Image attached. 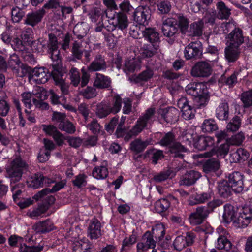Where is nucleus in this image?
<instances>
[{
    "mask_svg": "<svg viewBox=\"0 0 252 252\" xmlns=\"http://www.w3.org/2000/svg\"><path fill=\"white\" fill-rule=\"evenodd\" d=\"M187 94L194 97L197 108L205 107L208 103L210 95L206 85L203 83H191L186 87Z\"/></svg>",
    "mask_w": 252,
    "mask_h": 252,
    "instance_id": "nucleus-1",
    "label": "nucleus"
},
{
    "mask_svg": "<svg viewBox=\"0 0 252 252\" xmlns=\"http://www.w3.org/2000/svg\"><path fill=\"white\" fill-rule=\"evenodd\" d=\"M28 163L19 156L12 159L6 168L11 184L19 182L24 172L28 170Z\"/></svg>",
    "mask_w": 252,
    "mask_h": 252,
    "instance_id": "nucleus-2",
    "label": "nucleus"
},
{
    "mask_svg": "<svg viewBox=\"0 0 252 252\" xmlns=\"http://www.w3.org/2000/svg\"><path fill=\"white\" fill-rule=\"evenodd\" d=\"M155 113V108H149L145 113L140 116L136 121L134 126L128 132L125 133L124 140L126 141H129L132 137L137 135L148 124H151L152 122V118Z\"/></svg>",
    "mask_w": 252,
    "mask_h": 252,
    "instance_id": "nucleus-3",
    "label": "nucleus"
},
{
    "mask_svg": "<svg viewBox=\"0 0 252 252\" xmlns=\"http://www.w3.org/2000/svg\"><path fill=\"white\" fill-rule=\"evenodd\" d=\"M159 143L162 146L167 147L170 148V151L175 153V157L182 158L183 155L180 152H185L187 149L179 142L176 141L175 135L172 132H168L166 133L160 139Z\"/></svg>",
    "mask_w": 252,
    "mask_h": 252,
    "instance_id": "nucleus-4",
    "label": "nucleus"
},
{
    "mask_svg": "<svg viewBox=\"0 0 252 252\" xmlns=\"http://www.w3.org/2000/svg\"><path fill=\"white\" fill-rule=\"evenodd\" d=\"M158 119L161 123H173L177 121L179 113L175 108L171 107L167 108H160L158 111Z\"/></svg>",
    "mask_w": 252,
    "mask_h": 252,
    "instance_id": "nucleus-5",
    "label": "nucleus"
},
{
    "mask_svg": "<svg viewBox=\"0 0 252 252\" xmlns=\"http://www.w3.org/2000/svg\"><path fill=\"white\" fill-rule=\"evenodd\" d=\"M134 21L140 25H147L151 17V11L148 6H139L132 12Z\"/></svg>",
    "mask_w": 252,
    "mask_h": 252,
    "instance_id": "nucleus-6",
    "label": "nucleus"
},
{
    "mask_svg": "<svg viewBox=\"0 0 252 252\" xmlns=\"http://www.w3.org/2000/svg\"><path fill=\"white\" fill-rule=\"evenodd\" d=\"M228 183L236 193H241L244 190V175L239 172L234 171L227 176Z\"/></svg>",
    "mask_w": 252,
    "mask_h": 252,
    "instance_id": "nucleus-7",
    "label": "nucleus"
},
{
    "mask_svg": "<svg viewBox=\"0 0 252 252\" xmlns=\"http://www.w3.org/2000/svg\"><path fill=\"white\" fill-rule=\"evenodd\" d=\"M212 72V67L206 62H198L192 67L190 74L195 77H207Z\"/></svg>",
    "mask_w": 252,
    "mask_h": 252,
    "instance_id": "nucleus-8",
    "label": "nucleus"
},
{
    "mask_svg": "<svg viewBox=\"0 0 252 252\" xmlns=\"http://www.w3.org/2000/svg\"><path fill=\"white\" fill-rule=\"evenodd\" d=\"M184 53L187 60L199 59L202 54L201 42L195 41L190 43L185 47Z\"/></svg>",
    "mask_w": 252,
    "mask_h": 252,
    "instance_id": "nucleus-9",
    "label": "nucleus"
},
{
    "mask_svg": "<svg viewBox=\"0 0 252 252\" xmlns=\"http://www.w3.org/2000/svg\"><path fill=\"white\" fill-rule=\"evenodd\" d=\"M51 58L53 63L52 64V70L51 75L54 76L57 81L62 80L61 79V73L64 72L61 66V59L60 55V51L58 49L50 50Z\"/></svg>",
    "mask_w": 252,
    "mask_h": 252,
    "instance_id": "nucleus-10",
    "label": "nucleus"
},
{
    "mask_svg": "<svg viewBox=\"0 0 252 252\" xmlns=\"http://www.w3.org/2000/svg\"><path fill=\"white\" fill-rule=\"evenodd\" d=\"M157 241L154 239L151 231H146L143 235L141 241L137 244V252H147L150 249H155Z\"/></svg>",
    "mask_w": 252,
    "mask_h": 252,
    "instance_id": "nucleus-11",
    "label": "nucleus"
},
{
    "mask_svg": "<svg viewBox=\"0 0 252 252\" xmlns=\"http://www.w3.org/2000/svg\"><path fill=\"white\" fill-rule=\"evenodd\" d=\"M194 238V234L191 232H187L186 236H178L174 241V247L176 250L181 251L185 247L191 245Z\"/></svg>",
    "mask_w": 252,
    "mask_h": 252,
    "instance_id": "nucleus-12",
    "label": "nucleus"
},
{
    "mask_svg": "<svg viewBox=\"0 0 252 252\" xmlns=\"http://www.w3.org/2000/svg\"><path fill=\"white\" fill-rule=\"evenodd\" d=\"M102 225L96 218L90 220L87 229V235L91 240H96L102 235Z\"/></svg>",
    "mask_w": 252,
    "mask_h": 252,
    "instance_id": "nucleus-13",
    "label": "nucleus"
},
{
    "mask_svg": "<svg viewBox=\"0 0 252 252\" xmlns=\"http://www.w3.org/2000/svg\"><path fill=\"white\" fill-rule=\"evenodd\" d=\"M226 45L240 47L243 43V31L239 28H235L226 37Z\"/></svg>",
    "mask_w": 252,
    "mask_h": 252,
    "instance_id": "nucleus-14",
    "label": "nucleus"
},
{
    "mask_svg": "<svg viewBox=\"0 0 252 252\" xmlns=\"http://www.w3.org/2000/svg\"><path fill=\"white\" fill-rule=\"evenodd\" d=\"M55 182L54 179L45 176L42 173L38 172L32 177L29 185L34 189H38L44 186H49Z\"/></svg>",
    "mask_w": 252,
    "mask_h": 252,
    "instance_id": "nucleus-15",
    "label": "nucleus"
},
{
    "mask_svg": "<svg viewBox=\"0 0 252 252\" xmlns=\"http://www.w3.org/2000/svg\"><path fill=\"white\" fill-rule=\"evenodd\" d=\"M107 68V65L104 57L99 54L96 55L94 60L87 66L90 72L105 71Z\"/></svg>",
    "mask_w": 252,
    "mask_h": 252,
    "instance_id": "nucleus-16",
    "label": "nucleus"
},
{
    "mask_svg": "<svg viewBox=\"0 0 252 252\" xmlns=\"http://www.w3.org/2000/svg\"><path fill=\"white\" fill-rule=\"evenodd\" d=\"M175 21L168 17L163 21L162 26V32L163 35L169 38H174L175 35L177 33L178 29L174 24Z\"/></svg>",
    "mask_w": 252,
    "mask_h": 252,
    "instance_id": "nucleus-17",
    "label": "nucleus"
},
{
    "mask_svg": "<svg viewBox=\"0 0 252 252\" xmlns=\"http://www.w3.org/2000/svg\"><path fill=\"white\" fill-rule=\"evenodd\" d=\"M229 106L228 101L221 99L215 110V116L220 121H227L229 116Z\"/></svg>",
    "mask_w": 252,
    "mask_h": 252,
    "instance_id": "nucleus-18",
    "label": "nucleus"
},
{
    "mask_svg": "<svg viewBox=\"0 0 252 252\" xmlns=\"http://www.w3.org/2000/svg\"><path fill=\"white\" fill-rule=\"evenodd\" d=\"M30 75L31 78L33 79L37 84L45 83L49 79L48 69L45 67L32 68V72Z\"/></svg>",
    "mask_w": 252,
    "mask_h": 252,
    "instance_id": "nucleus-19",
    "label": "nucleus"
},
{
    "mask_svg": "<svg viewBox=\"0 0 252 252\" xmlns=\"http://www.w3.org/2000/svg\"><path fill=\"white\" fill-rule=\"evenodd\" d=\"M201 176V174L198 171L194 170L188 171L181 177L180 185L191 186L194 184Z\"/></svg>",
    "mask_w": 252,
    "mask_h": 252,
    "instance_id": "nucleus-20",
    "label": "nucleus"
},
{
    "mask_svg": "<svg viewBox=\"0 0 252 252\" xmlns=\"http://www.w3.org/2000/svg\"><path fill=\"white\" fill-rule=\"evenodd\" d=\"M43 9L28 14L24 20V23L32 27H34L41 21L42 18L45 14Z\"/></svg>",
    "mask_w": 252,
    "mask_h": 252,
    "instance_id": "nucleus-21",
    "label": "nucleus"
},
{
    "mask_svg": "<svg viewBox=\"0 0 252 252\" xmlns=\"http://www.w3.org/2000/svg\"><path fill=\"white\" fill-rule=\"evenodd\" d=\"M159 45L157 44H144L140 50L141 58H150L156 55L159 50Z\"/></svg>",
    "mask_w": 252,
    "mask_h": 252,
    "instance_id": "nucleus-22",
    "label": "nucleus"
},
{
    "mask_svg": "<svg viewBox=\"0 0 252 252\" xmlns=\"http://www.w3.org/2000/svg\"><path fill=\"white\" fill-rule=\"evenodd\" d=\"M151 232L157 242H158L162 247H165L166 246L165 244L162 242L165 234L164 225L162 223L157 224L153 226Z\"/></svg>",
    "mask_w": 252,
    "mask_h": 252,
    "instance_id": "nucleus-23",
    "label": "nucleus"
},
{
    "mask_svg": "<svg viewBox=\"0 0 252 252\" xmlns=\"http://www.w3.org/2000/svg\"><path fill=\"white\" fill-rule=\"evenodd\" d=\"M111 80L110 77L96 73L93 83L94 87L99 89H108L111 87Z\"/></svg>",
    "mask_w": 252,
    "mask_h": 252,
    "instance_id": "nucleus-24",
    "label": "nucleus"
},
{
    "mask_svg": "<svg viewBox=\"0 0 252 252\" xmlns=\"http://www.w3.org/2000/svg\"><path fill=\"white\" fill-rule=\"evenodd\" d=\"M54 183H55V185L51 189L46 188L42 189L41 191H39L37 193L35 194L33 196V198L36 200H38L41 199L42 197H43L45 195L63 189L66 184L65 180H62L57 182L55 181Z\"/></svg>",
    "mask_w": 252,
    "mask_h": 252,
    "instance_id": "nucleus-25",
    "label": "nucleus"
},
{
    "mask_svg": "<svg viewBox=\"0 0 252 252\" xmlns=\"http://www.w3.org/2000/svg\"><path fill=\"white\" fill-rule=\"evenodd\" d=\"M170 17L171 19L175 21V25L178 26L181 32L185 34L189 28V19L181 13L174 14Z\"/></svg>",
    "mask_w": 252,
    "mask_h": 252,
    "instance_id": "nucleus-26",
    "label": "nucleus"
},
{
    "mask_svg": "<svg viewBox=\"0 0 252 252\" xmlns=\"http://www.w3.org/2000/svg\"><path fill=\"white\" fill-rule=\"evenodd\" d=\"M220 167V162L218 158H210L204 161L202 164V169L205 173L215 172Z\"/></svg>",
    "mask_w": 252,
    "mask_h": 252,
    "instance_id": "nucleus-27",
    "label": "nucleus"
},
{
    "mask_svg": "<svg viewBox=\"0 0 252 252\" xmlns=\"http://www.w3.org/2000/svg\"><path fill=\"white\" fill-rule=\"evenodd\" d=\"M240 52V47L227 45L224 50L225 58L229 62L234 63L239 58Z\"/></svg>",
    "mask_w": 252,
    "mask_h": 252,
    "instance_id": "nucleus-28",
    "label": "nucleus"
},
{
    "mask_svg": "<svg viewBox=\"0 0 252 252\" xmlns=\"http://www.w3.org/2000/svg\"><path fill=\"white\" fill-rule=\"evenodd\" d=\"M111 113L116 114L118 113L122 108L123 103L121 96L116 94L114 95L112 99L108 102H105Z\"/></svg>",
    "mask_w": 252,
    "mask_h": 252,
    "instance_id": "nucleus-29",
    "label": "nucleus"
},
{
    "mask_svg": "<svg viewBox=\"0 0 252 252\" xmlns=\"http://www.w3.org/2000/svg\"><path fill=\"white\" fill-rule=\"evenodd\" d=\"M214 140L210 136H202L198 137L194 144L195 147L198 150L202 151L211 148L214 146Z\"/></svg>",
    "mask_w": 252,
    "mask_h": 252,
    "instance_id": "nucleus-30",
    "label": "nucleus"
},
{
    "mask_svg": "<svg viewBox=\"0 0 252 252\" xmlns=\"http://www.w3.org/2000/svg\"><path fill=\"white\" fill-rule=\"evenodd\" d=\"M144 157L149 158L152 163L155 165L158 163V160L162 159L164 156L163 151L153 148L146 151Z\"/></svg>",
    "mask_w": 252,
    "mask_h": 252,
    "instance_id": "nucleus-31",
    "label": "nucleus"
},
{
    "mask_svg": "<svg viewBox=\"0 0 252 252\" xmlns=\"http://www.w3.org/2000/svg\"><path fill=\"white\" fill-rule=\"evenodd\" d=\"M142 35L146 40L150 42L149 44H157L159 45L160 38L159 33L152 28H145L142 32Z\"/></svg>",
    "mask_w": 252,
    "mask_h": 252,
    "instance_id": "nucleus-32",
    "label": "nucleus"
},
{
    "mask_svg": "<svg viewBox=\"0 0 252 252\" xmlns=\"http://www.w3.org/2000/svg\"><path fill=\"white\" fill-rule=\"evenodd\" d=\"M213 194V193L211 191L196 193L190 198L189 201V204L192 206L197 204L203 203L210 200Z\"/></svg>",
    "mask_w": 252,
    "mask_h": 252,
    "instance_id": "nucleus-33",
    "label": "nucleus"
},
{
    "mask_svg": "<svg viewBox=\"0 0 252 252\" xmlns=\"http://www.w3.org/2000/svg\"><path fill=\"white\" fill-rule=\"evenodd\" d=\"M250 156L249 153L245 149L240 148L230 154V158L234 163L244 161Z\"/></svg>",
    "mask_w": 252,
    "mask_h": 252,
    "instance_id": "nucleus-34",
    "label": "nucleus"
},
{
    "mask_svg": "<svg viewBox=\"0 0 252 252\" xmlns=\"http://www.w3.org/2000/svg\"><path fill=\"white\" fill-rule=\"evenodd\" d=\"M237 214L235 212L234 207L231 205H225L224 206V212L223 214V221L229 223L231 221L235 223V220L236 219Z\"/></svg>",
    "mask_w": 252,
    "mask_h": 252,
    "instance_id": "nucleus-35",
    "label": "nucleus"
},
{
    "mask_svg": "<svg viewBox=\"0 0 252 252\" xmlns=\"http://www.w3.org/2000/svg\"><path fill=\"white\" fill-rule=\"evenodd\" d=\"M218 193L223 198L230 196L233 190L230 184L226 181L219 182L217 187Z\"/></svg>",
    "mask_w": 252,
    "mask_h": 252,
    "instance_id": "nucleus-36",
    "label": "nucleus"
},
{
    "mask_svg": "<svg viewBox=\"0 0 252 252\" xmlns=\"http://www.w3.org/2000/svg\"><path fill=\"white\" fill-rule=\"evenodd\" d=\"M53 227V223L49 219L36 223L33 226V228L36 232L42 233H45L52 230Z\"/></svg>",
    "mask_w": 252,
    "mask_h": 252,
    "instance_id": "nucleus-37",
    "label": "nucleus"
},
{
    "mask_svg": "<svg viewBox=\"0 0 252 252\" xmlns=\"http://www.w3.org/2000/svg\"><path fill=\"white\" fill-rule=\"evenodd\" d=\"M11 71L16 77H23L31 73L32 68L21 62L11 70Z\"/></svg>",
    "mask_w": 252,
    "mask_h": 252,
    "instance_id": "nucleus-38",
    "label": "nucleus"
},
{
    "mask_svg": "<svg viewBox=\"0 0 252 252\" xmlns=\"http://www.w3.org/2000/svg\"><path fill=\"white\" fill-rule=\"evenodd\" d=\"M139 68V62L137 59L132 58L126 61L124 70L126 74L133 73Z\"/></svg>",
    "mask_w": 252,
    "mask_h": 252,
    "instance_id": "nucleus-39",
    "label": "nucleus"
},
{
    "mask_svg": "<svg viewBox=\"0 0 252 252\" xmlns=\"http://www.w3.org/2000/svg\"><path fill=\"white\" fill-rule=\"evenodd\" d=\"M203 21L199 20L191 23L189 26V35L200 36L202 34Z\"/></svg>",
    "mask_w": 252,
    "mask_h": 252,
    "instance_id": "nucleus-40",
    "label": "nucleus"
},
{
    "mask_svg": "<svg viewBox=\"0 0 252 252\" xmlns=\"http://www.w3.org/2000/svg\"><path fill=\"white\" fill-rule=\"evenodd\" d=\"M170 198H161L158 200L155 203V209L158 213L166 212L170 206Z\"/></svg>",
    "mask_w": 252,
    "mask_h": 252,
    "instance_id": "nucleus-41",
    "label": "nucleus"
},
{
    "mask_svg": "<svg viewBox=\"0 0 252 252\" xmlns=\"http://www.w3.org/2000/svg\"><path fill=\"white\" fill-rule=\"evenodd\" d=\"M115 20V26L121 30L127 28L128 26V19L126 14L122 12L117 13L113 18Z\"/></svg>",
    "mask_w": 252,
    "mask_h": 252,
    "instance_id": "nucleus-42",
    "label": "nucleus"
},
{
    "mask_svg": "<svg viewBox=\"0 0 252 252\" xmlns=\"http://www.w3.org/2000/svg\"><path fill=\"white\" fill-rule=\"evenodd\" d=\"M149 144L148 141H142L137 138L131 142L130 149L136 153H139L143 151Z\"/></svg>",
    "mask_w": 252,
    "mask_h": 252,
    "instance_id": "nucleus-43",
    "label": "nucleus"
},
{
    "mask_svg": "<svg viewBox=\"0 0 252 252\" xmlns=\"http://www.w3.org/2000/svg\"><path fill=\"white\" fill-rule=\"evenodd\" d=\"M240 99L244 108L252 107V89L243 92L240 95Z\"/></svg>",
    "mask_w": 252,
    "mask_h": 252,
    "instance_id": "nucleus-44",
    "label": "nucleus"
},
{
    "mask_svg": "<svg viewBox=\"0 0 252 252\" xmlns=\"http://www.w3.org/2000/svg\"><path fill=\"white\" fill-rule=\"evenodd\" d=\"M232 246L231 242L225 236L221 235L218 238L216 244L217 249L228 251L231 249Z\"/></svg>",
    "mask_w": 252,
    "mask_h": 252,
    "instance_id": "nucleus-45",
    "label": "nucleus"
},
{
    "mask_svg": "<svg viewBox=\"0 0 252 252\" xmlns=\"http://www.w3.org/2000/svg\"><path fill=\"white\" fill-rule=\"evenodd\" d=\"M154 75L153 70L149 67H146L145 70L139 73L134 79L137 83L140 82H147L152 78Z\"/></svg>",
    "mask_w": 252,
    "mask_h": 252,
    "instance_id": "nucleus-46",
    "label": "nucleus"
},
{
    "mask_svg": "<svg viewBox=\"0 0 252 252\" xmlns=\"http://www.w3.org/2000/svg\"><path fill=\"white\" fill-rule=\"evenodd\" d=\"M217 8L218 10V16L221 19H228L231 13L230 10L225 5L222 1L217 3Z\"/></svg>",
    "mask_w": 252,
    "mask_h": 252,
    "instance_id": "nucleus-47",
    "label": "nucleus"
},
{
    "mask_svg": "<svg viewBox=\"0 0 252 252\" xmlns=\"http://www.w3.org/2000/svg\"><path fill=\"white\" fill-rule=\"evenodd\" d=\"M16 30L10 27H7L5 31L1 34V39L7 45H10L13 40Z\"/></svg>",
    "mask_w": 252,
    "mask_h": 252,
    "instance_id": "nucleus-48",
    "label": "nucleus"
},
{
    "mask_svg": "<svg viewBox=\"0 0 252 252\" xmlns=\"http://www.w3.org/2000/svg\"><path fill=\"white\" fill-rule=\"evenodd\" d=\"M48 210V206L42 205V203L39 204L38 206L34 208L32 210H29L27 212V215L32 219H35L42 214H44Z\"/></svg>",
    "mask_w": 252,
    "mask_h": 252,
    "instance_id": "nucleus-49",
    "label": "nucleus"
},
{
    "mask_svg": "<svg viewBox=\"0 0 252 252\" xmlns=\"http://www.w3.org/2000/svg\"><path fill=\"white\" fill-rule=\"evenodd\" d=\"M202 130L204 132H212L218 129V126L213 119H205L202 124Z\"/></svg>",
    "mask_w": 252,
    "mask_h": 252,
    "instance_id": "nucleus-50",
    "label": "nucleus"
},
{
    "mask_svg": "<svg viewBox=\"0 0 252 252\" xmlns=\"http://www.w3.org/2000/svg\"><path fill=\"white\" fill-rule=\"evenodd\" d=\"M108 169L104 166L96 167L92 171L93 177L97 179H104L108 176Z\"/></svg>",
    "mask_w": 252,
    "mask_h": 252,
    "instance_id": "nucleus-51",
    "label": "nucleus"
},
{
    "mask_svg": "<svg viewBox=\"0 0 252 252\" xmlns=\"http://www.w3.org/2000/svg\"><path fill=\"white\" fill-rule=\"evenodd\" d=\"M175 176L173 171L170 169L160 172L154 176V180L156 182H161L168 178H172Z\"/></svg>",
    "mask_w": 252,
    "mask_h": 252,
    "instance_id": "nucleus-52",
    "label": "nucleus"
},
{
    "mask_svg": "<svg viewBox=\"0 0 252 252\" xmlns=\"http://www.w3.org/2000/svg\"><path fill=\"white\" fill-rule=\"evenodd\" d=\"M85 98L90 99L96 96L98 93L95 87L87 86L86 88L83 89L80 93Z\"/></svg>",
    "mask_w": 252,
    "mask_h": 252,
    "instance_id": "nucleus-53",
    "label": "nucleus"
},
{
    "mask_svg": "<svg viewBox=\"0 0 252 252\" xmlns=\"http://www.w3.org/2000/svg\"><path fill=\"white\" fill-rule=\"evenodd\" d=\"M58 127L60 130L64 131L68 134H73L76 131L75 126L67 119L59 124Z\"/></svg>",
    "mask_w": 252,
    "mask_h": 252,
    "instance_id": "nucleus-54",
    "label": "nucleus"
},
{
    "mask_svg": "<svg viewBox=\"0 0 252 252\" xmlns=\"http://www.w3.org/2000/svg\"><path fill=\"white\" fill-rule=\"evenodd\" d=\"M252 218L246 215H243L239 213L238 217L235 220V223L237 224L238 227L244 228L247 227L250 223Z\"/></svg>",
    "mask_w": 252,
    "mask_h": 252,
    "instance_id": "nucleus-55",
    "label": "nucleus"
},
{
    "mask_svg": "<svg viewBox=\"0 0 252 252\" xmlns=\"http://www.w3.org/2000/svg\"><path fill=\"white\" fill-rule=\"evenodd\" d=\"M71 84L75 87L78 86L80 82V75L76 68L71 67L69 72Z\"/></svg>",
    "mask_w": 252,
    "mask_h": 252,
    "instance_id": "nucleus-56",
    "label": "nucleus"
},
{
    "mask_svg": "<svg viewBox=\"0 0 252 252\" xmlns=\"http://www.w3.org/2000/svg\"><path fill=\"white\" fill-rule=\"evenodd\" d=\"M111 114L105 102H102L97 105L96 115L99 118H104Z\"/></svg>",
    "mask_w": 252,
    "mask_h": 252,
    "instance_id": "nucleus-57",
    "label": "nucleus"
},
{
    "mask_svg": "<svg viewBox=\"0 0 252 252\" xmlns=\"http://www.w3.org/2000/svg\"><path fill=\"white\" fill-rule=\"evenodd\" d=\"M19 7H13L11 11V20L14 23L19 22L25 15L24 11Z\"/></svg>",
    "mask_w": 252,
    "mask_h": 252,
    "instance_id": "nucleus-58",
    "label": "nucleus"
},
{
    "mask_svg": "<svg viewBox=\"0 0 252 252\" xmlns=\"http://www.w3.org/2000/svg\"><path fill=\"white\" fill-rule=\"evenodd\" d=\"M241 120L240 117L235 116L227 125L228 130L232 132L236 131L241 126Z\"/></svg>",
    "mask_w": 252,
    "mask_h": 252,
    "instance_id": "nucleus-59",
    "label": "nucleus"
},
{
    "mask_svg": "<svg viewBox=\"0 0 252 252\" xmlns=\"http://www.w3.org/2000/svg\"><path fill=\"white\" fill-rule=\"evenodd\" d=\"M87 177L84 174H79L76 176L72 181L73 186L79 189L85 187L87 183Z\"/></svg>",
    "mask_w": 252,
    "mask_h": 252,
    "instance_id": "nucleus-60",
    "label": "nucleus"
},
{
    "mask_svg": "<svg viewBox=\"0 0 252 252\" xmlns=\"http://www.w3.org/2000/svg\"><path fill=\"white\" fill-rule=\"evenodd\" d=\"M82 48V44L80 41H74L71 52L74 57L77 59H81L82 57L83 51Z\"/></svg>",
    "mask_w": 252,
    "mask_h": 252,
    "instance_id": "nucleus-61",
    "label": "nucleus"
},
{
    "mask_svg": "<svg viewBox=\"0 0 252 252\" xmlns=\"http://www.w3.org/2000/svg\"><path fill=\"white\" fill-rule=\"evenodd\" d=\"M136 241V236L135 235H131L128 237H126L123 241L122 247L121 252L129 250L131 246Z\"/></svg>",
    "mask_w": 252,
    "mask_h": 252,
    "instance_id": "nucleus-62",
    "label": "nucleus"
},
{
    "mask_svg": "<svg viewBox=\"0 0 252 252\" xmlns=\"http://www.w3.org/2000/svg\"><path fill=\"white\" fill-rule=\"evenodd\" d=\"M230 145L227 143L221 144L215 151L218 158H224L228 153Z\"/></svg>",
    "mask_w": 252,
    "mask_h": 252,
    "instance_id": "nucleus-63",
    "label": "nucleus"
},
{
    "mask_svg": "<svg viewBox=\"0 0 252 252\" xmlns=\"http://www.w3.org/2000/svg\"><path fill=\"white\" fill-rule=\"evenodd\" d=\"M43 246L40 245L36 246H28L25 244H21L19 247L20 252H40Z\"/></svg>",
    "mask_w": 252,
    "mask_h": 252,
    "instance_id": "nucleus-64",
    "label": "nucleus"
}]
</instances>
